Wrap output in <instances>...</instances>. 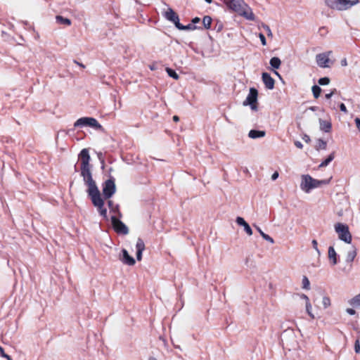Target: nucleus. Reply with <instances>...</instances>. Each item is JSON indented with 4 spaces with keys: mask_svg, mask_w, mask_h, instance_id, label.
<instances>
[{
    "mask_svg": "<svg viewBox=\"0 0 360 360\" xmlns=\"http://www.w3.org/2000/svg\"><path fill=\"white\" fill-rule=\"evenodd\" d=\"M78 158L81 162V176L83 177L85 185L88 186L87 193L90 198L92 204L97 208L101 216L108 220L107 209L104 207V199L101 196V193L93 179L91 169L92 166L90 165L91 157L88 148H83L78 155Z\"/></svg>",
    "mask_w": 360,
    "mask_h": 360,
    "instance_id": "f257e3e1",
    "label": "nucleus"
},
{
    "mask_svg": "<svg viewBox=\"0 0 360 360\" xmlns=\"http://www.w3.org/2000/svg\"><path fill=\"white\" fill-rule=\"evenodd\" d=\"M359 0H325V4L331 9L346 11L357 4Z\"/></svg>",
    "mask_w": 360,
    "mask_h": 360,
    "instance_id": "f03ea898",
    "label": "nucleus"
},
{
    "mask_svg": "<svg viewBox=\"0 0 360 360\" xmlns=\"http://www.w3.org/2000/svg\"><path fill=\"white\" fill-rule=\"evenodd\" d=\"M116 192L115 179L110 176L102 184V195L104 200L110 199Z\"/></svg>",
    "mask_w": 360,
    "mask_h": 360,
    "instance_id": "7ed1b4c3",
    "label": "nucleus"
},
{
    "mask_svg": "<svg viewBox=\"0 0 360 360\" xmlns=\"http://www.w3.org/2000/svg\"><path fill=\"white\" fill-rule=\"evenodd\" d=\"M335 231L338 235V238L348 244L352 243V236L346 224L338 222L335 224Z\"/></svg>",
    "mask_w": 360,
    "mask_h": 360,
    "instance_id": "20e7f679",
    "label": "nucleus"
},
{
    "mask_svg": "<svg viewBox=\"0 0 360 360\" xmlns=\"http://www.w3.org/2000/svg\"><path fill=\"white\" fill-rule=\"evenodd\" d=\"M258 91L255 87H250L249 94L243 101L244 106H250L252 110H257Z\"/></svg>",
    "mask_w": 360,
    "mask_h": 360,
    "instance_id": "39448f33",
    "label": "nucleus"
},
{
    "mask_svg": "<svg viewBox=\"0 0 360 360\" xmlns=\"http://www.w3.org/2000/svg\"><path fill=\"white\" fill-rule=\"evenodd\" d=\"M111 224L114 231L118 234L127 235L129 233V229L127 225L120 220V218L115 215L110 217Z\"/></svg>",
    "mask_w": 360,
    "mask_h": 360,
    "instance_id": "423d86ee",
    "label": "nucleus"
},
{
    "mask_svg": "<svg viewBox=\"0 0 360 360\" xmlns=\"http://www.w3.org/2000/svg\"><path fill=\"white\" fill-rule=\"evenodd\" d=\"M300 188L305 193H309L314 189V179L309 174H302L301 176Z\"/></svg>",
    "mask_w": 360,
    "mask_h": 360,
    "instance_id": "0eeeda50",
    "label": "nucleus"
},
{
    "mask_svg": "<svg viewBox=\"0 0 360 360\" xmlns=\"http://www.w3.org/2000/svg\"><path fill=\"white\" fill-rule=\"evenodd\" d=\"M224 3L227 6L229 9L233 10L237 13L240 12L242 8L244 6H248L247 4H245L243 0H223Z\"/></svg>",
    "mask_w": 360,
    "mask_h": 360,
    "instance_id": "6e6552de",
    "label": "nucleus"
},
{
    "mask_svg": "<svg viewBox=\"0 0 360 360\" xmlns=\"http://www.w3.org/2000/svg\"><path fill=\"white\" fill-rule=\"evenodd\" d=\"M119 259L124 264L128 266H133L136 263L134 258L129 254L126 249L124 248L121 250Z\"/></svg>",
    "mask_w": 360,
    "mask_h": 360,
    "instance_id": "1a4fd4ad",
    "label": "nucleus"
},
{
    "mask_svg": "<svg viewBox=\"0 0 360 360\" xmlns=\"http://www.w3.org/2000/svg\"><path fill=\"white\" fill-rule=\"evenodd\" d=\"M164 17L169 22H172L176 27L180 23L179 18L177 13L171 8L163 13Z\"/></svg>",
    "mask_w": 360,
    "mask_h": 360,
    "instance_id": "9d476101",
    "label": "nucleus"
},
{
    "mask_svg": "<svg viewBox=\"0 0 360 360\" xmlns=\"http://www.w3.org/2000/svg\"><path fill=\"white\" fill-rule=\"evenodd\" d=\"M262 79L266 89L271 90L274 88L275 80L269 73L266 72H263L262 74Z\"/></svg>",
    "mask_w": 360,
    "mask_h": 360,
    "instance_id": "9b49d317",
    "label": "nucleus"
},
{
    "mask_svg": "<svg viewBox=\"0 0 360 360\" xmlns=\"http://www.w3.org/2000/svg\"><path fill=\"white\" fill-rule=\"evenodd\" d=\"M316 60L318 65L321 68H327L328 67V62L330 60L328 58V54L326 53H319L316 56Z\"/></svg>",
    "mask_w": 360,
    "mask_h": 360,
    "instance_id": "f8f14e48",
    "label": "nucleus"
},
{
    "mask_svg": "<svg viewBox=\"0 0 360 360\" xmlns=\"http://www.w3.org/2000/svg\"><path fill=\"white\" fill-rule=\"evenodd\" d=\"M236 222L238 226H243L244 231L248 236L252 235V228L244 219V218H243L242 217H237L236 219Z\"/></svg>",
    "mask_w": 360,
    "mask_h": 360,
    "instance_id": "ddd939ff",
    "label": "nucleus"
},
{
    "mask_svg": "<svg viewBox=\"0 0 360 360\" xmlns=\"http://www.w3.org/2000/svg\"><path fill=\"white\" fill-rule=\"evenodd\" d=\"M136 259L138 261H141L142 259V254L143 250H145V244L143 240L139 238L136 244Z\"/></svg>",
    "mask_w": 360,
    "mask_h": 360,
    "instance_id": "4468645a",
    "label": "nucleus"
},
{
    "mask_svg": "<svg viewBox=\"0 0 360 360\" xmlns=\"http://www.w3.org/2000/svg\"><path fill=\"white\" fill-rule=\"evenodd\" d=\"M328 258L331 265L335 266L338 263L339 255L335 252L333 246L328 248Z\"/></svg>",
    "mask_w": 360,
    "mask_h": 360,
    "instance_id": "2eb2a0df",
    "label": "nucleus"
},
{
    "mask_svg": "<svg viewBox=\"0 0 360 360\" xmlns=\"http://www.w3.org/2000/svg\"><path fill=\"white\" fill-rule=\"evenodd\" d=\"M240 15L243 16L247 20H255V14L252 12L251 9L248 6H243L240 12H238Z\"/></svg>",
    "mask_w": 360,
    "mask_h": 360,
    "instance_id": "dca6fc26",
    "label": "nucleus"
},
{
    "mask_svg": "<svg viewBox=\"0 0 360 360\" xmlns=\"http://www.w3.org/2000/svg\"><path fill=\"white\" fill-rule=\"evenodd\" d=\"M265 135L266 131L264 130L251 129L248 133V136L252 139L262 138Z\"/></svg>",
    "mask_w": 360,
    "mask_h": 360,
    "instance_id": "f3484780",
    "label": "nucleus"
},
{
    "mask_svg": "<svg viewBox=\"0 0 360 360\" xmlns=\"http://www.w3.org/2000/svg\"><path fill=\"white\" fill-rule=\"evenodd\" d=\"M88 127L94 128L96 130L103 131L102 125L94 117H89Z\"/></svg>",
    "mask_w": 360,
    "mask_h": 360,
    "instance_id": "a211bd4d",
    "label": "nucleus"
},
{
    "mask_svg": "<svg viewBox=\"0 0 360 360\" xmlns=\"http://www.w3.org/2000/svg\"><path fill=\"white\" fill-rule=\"evenodd\" d=\"M179 30H202V27L194 25L192 23L184 25L179 23L176 27Z\"/></svg>",
    "mask_w": 360,
    "mask_h": 360,
    "instance_id": "6ab92c4d",
    "label": "nucleus"
},
{
    "mask_svg": "<svg viewBox=\"0 0 360 360\" xmlns=\"http://www.w3.org/2000/svg\"><path fill=\"white\" fill-rule=\"evenodd\" d=\"M320 129L324 132H329L332 128L330 122L319 119Z\"/></svg>",
    "mask_w": 360,
    "mask_h": 360,
    "instance_id": "aec40b11",
    "label": "nucleus"
},
{
    "mask_svg": "<svg viewBox=\"0 0 360 360\" xmlns=\"http://www.w3.org/2000/svg\"><path fill=\"white\" fill-rule=\"evenodd\" d=\"M89 118V117H83L79 118L74 123V127H88Z\"/></svg>",
    "mask_w": 360,
    "mask_h": 360,
    "instance_id": "412c9836",
    "label": "nucleus"
},
{
    "mask_svg": "<svg viewBox=\"0 0 360 360\" xmlns=\"http://www.w3.org/2000/svg\"><path fill=\"white\" fill-rule=\"evenodd\" d=\"M356 248L355 246L352 245V250H349L347 254L346 262L352 263L356 257Z\"/></svg>",
    "mask_w": 360,
    "mask_h": 360,
    "instance_id": "4be33fe9",
    "label": "nucleus"
},
{
    "mask_svg": "<svg viewBox=\"0 0 360 360\" xmlns=\"http://www.w3.org/2000/svg\"><path fill=\"white\" fill-rule=\"evenodd\" d=\"M269 64L273 70H278L281 65V60L278 57L274 56L270 59Z\"/></svg>",
    "mask_w": 360,
    "mask_h": 360,
    "instance_id": "5701e85b",
    "label": "nucleus"
},
{
    "mask_svg": "<svg viewBox=\"0 0 360 360\" xmlns=\"http://www.w3.org/2000/svg\"><path fill=\"white\" fill-rule=\"evenodd\" d=\"M335 158V152L331 153L327 158L321 162L319 167H325L328 166Z\"/></svg>",
    "mask_w": 360,
    "mask_h": 360,
    "instance_id": "b1692460",
    "label": "nucleus"
},
{
    "mask_svg": "<svg viewBox=\"0 0 360 360\" xmlns=\"http://www.w3.org/2000/svg\"><path fill=\"white\" fill-rule=\"evenodd\" d=\"M212 22V18L210 16H209V15L204 16V18H202V25H203L202 29L205 28L206 30H210L211 28Z\"/></svg>",
    "mask_w": 360,
    "mask_h": 360,
    "instance_id": "393cba45",
    "label": "nucleus"
},
{
    "mask_svg": "<svg viewBox=\"0 0 360 360\" xmlns=\"http://www.w3.org/2000/svg\"><path fill=\"white\" fill-rule=\"evenodd\" d=\"M332 177L328 179L318 180L314 179V188H319L323 185H328L330 184Z\"/></svg>",
    "mask_w": 360,
    "mask_h": 360,
    "instance_id": "a878e982",
    "label": "nucleus"
},
{
    "mask_svg": "<svg viewBox=\"0 0 360 360\" xmlns=\"http://www.w3.org/2000/svg\"><path fill=\"white\" fill-rule=\"evenodd\" d=\"M56 22L59 24L65 25H71V20L69 18H65L62 15H56Z\"/></svg>",
    "mask_w": 360,
    "mask_h": 360,
    "instance_id": "bb28decb",
    "label": "nucleus"
},
{
    "mask_svg": "<svg viewBox=\"0 0 360 360\" xmlns=\"http://www.w3.org/2000/svg\"><path fill=\"white\" fill-rule=\"evenodd\" d=\"M326 148L327 142L322 139H319L317 140V144L315 146V149L319 151L320 150H326Z\"/></svg>",
    "mask_w": 360,
    "mask_h": 360,
    "instance_id": "cd10ccee",
    "label": "nucleus"
},
{
    "mask_svg": "<svg viewBox=\"0 0 360 360\" xmlns=\"http://www.w3.org/2000/svg\"><path fill=\"white\" fill-rule=\"evenodd\" d=\"M311 91H312L314 97L315 98H318L321 95L322 89L319 85L314 84L311 87Z\"/></svg>",
    "mask_w": 360,
    "mask_h": 360,
    "instance_id": "c85d7f7f",
    "label": "nucleus"
},
{
    "mask_svg": "<svg viewBox=\"0 0 360 360\" xmlns=\"http://www.w3.org/2000/svg\"><path fill=\"white\" fill-rule=\"evenodd\" d=\"M349 304L355 307H360V293L351 299Z\"/></svg>",
    "mask_w": 360,
    "mask_h": 360,
    "instance_id": "c756f323",
    "label": "nucleus"
},
{
    "mask_svg": "<svg viewBox=\"0 0 360 360\" xmlns=\"http://www.w3.org/2000/svg\"><path fill=\"white\" fill-rule=\"evenodd\" d=\"M166 72H167L168 75L174 79H178L179 76V75L176 73V72L172 69V68H166Z\"/></svg>",
    "mask_w": 360,
    "mask_h": 360,
    "instance_id": "7c9ffc66",
    "label": "nucleus"
},
{
    "mask_svg": "<svg viewBox=\"0 0 360 360\" xmlns=\"http://www.w3.org/2000/svg\"><path fill=\"white\" fill-rule=\"evenodd\" d=\"M330 82V79L329 77H321L320 79H319L318 84H319V85H321V86H326V85L329 84Z\"/></svg>",
    "mask_w": 360,
    "mask_h": 360,
    "instance_id": "2f4dec72",
    "label": "nucleus"
},
{
    "mask_svg": "<svg viewBox=\"0 0 360 360\" xmlns=\"http://www.w3.org/2000/svg\"><path fill=\"white\" fill-rule=\"evenodd\" d=\"M302 288L306 290L310 288V282L306 276H304L302 278Z\"/></svg>",
    "mask_w": 360,
    "mask_h": 360,
    "instance_id": "473e14b6",
    "label": "nucleus"
},
{
    "mask_svg": "<svg viewBox=\"0 0 360 360\" xmlns=\"http://www.w3.org/2000/svg\"><path fill=\"white\" fill-rule=\"evenodd\" d=\"M110 212L117 214V217L119 218H121L122 217V214L120 210L119 205H115L112 207V210H110Z\"/></svg>",
    "mask_w": 360,
    "mask_h": 360,
    "instance_id": "72a5a7b5",
    "label": "nucleus"
},
{
    "mask_svg": "<svg viewBox=\"0 0 360 360\" xmlns=\"http://www.w3.org/2000/svg\"><path fill=\"white\" fill-rule=\"evenodd\" d=\"M97 157L101 164V169H103L105 167V158L102 152H98Z\"/></svg>",
    "mask_w": 360,
    "mask_h": 360,
    "instance_id": "f704fd0d",
    "label": "nucleus"
},
{
    "mask_svg": "<svg viewBox=\"0 0 360 360\" xmlns=\"http://www.w3.org/2000/svg\"><path fill=\"white\" fill-rule=\"evenodd\" d=\"M305 307H306V311H307V313L308 314V315H309L311 318L314 319V314L311 313V304L310 302H306V305H305Z\"/></svg>",
    "mask_w": 360,
    "mask_h": 360,
    "instance_id": "c9c22d12",
    "label": "nucleus"
},
{
    "mask_svg": "<svg viewBox=\"0 0 360 360\" xmlns=\"http://www.w3.org/2000/svg\"><path fill=\"white\" fill-rule=\"evenodd\" d=\"M322 304L324 309L328 308L330 305V300L328 297L325 296L323 297Z\"/></svg>",
    "mask_w": 360,
    "mask_h": 360,
    "instance_id": "e433bc0d",
    "label": "nucleus"
},
{
    "mask_svg": "<svg viewBox=\"0 0 360 360\" xmlns=\"http://www.w3.org/2000/svg\"><path fill=\"white\" fill-rule=\"evenodd\" d=\"M262 26L264 28V30L266 31L267 36L272 37L273 34H272V32H271L269 26L264 23H262Z\"/></svg>",
    "mask_w": 360,
    "mask_h": 360,
    "instance_id": "4c0bfd02",
    "label": "nucleus"
},
{
    "mask_svg": "<svg viewBox=\"0 0 360 360\" xmlns=\"http://www.w3.org/2000/svg\"><path fill=\"white\" fill-rule=\"evenodd\" d=\"M224 25L223 23L219 20L215 24L214 30L217 32H220L223 30Z\"/></svg>",
    "mask_w": 360,
    "mask_h": 360,
    "instance_id": "58836bf2",
    "label": "nucleus"
},
{
    "mask_svg": "<svg viewBox=\"0 0 360 360\" xmlns=\"http://www.w3.org/2000/svg\"><path fill=\"white\" fill-rule=\"evenodd\" d=\"M262 237V238H263V239H264L265 240L269 241V242H270L271 243H274V239H273L270 236H269L268 234H266V233H263Z\"/></svg>",
    "mask_w": 360,
    "mask_h": 360,
    "instance_id": "ea45409f",
    "label": "nucleus"
},
{
    "mask_svg": "<svg viewBox=\"0 0 360 360\" xmlns=\"http://www.w3.org/2000/svg\"><path fill=\"white\" fill-rule=\"evenodd\" d=\"M354 351L356 354L360 353V342L359 340H356L354 342Z\"/></svg>",
    "mask_w": 360,
    "mask_h": 360,
    "instance_id": "a19ab883",
    "label": "nucleus"
},
{
    "mask_svg": "<svg viewBox=\"0 0 360 360\" xmlns=\"http://www.w3.org/2000/svg\"><path fill=\"white\" fill-rule=\"evenodd\" d=\"M259 37L260 39L262 44L263 46H266V39L265 36L262 33H259Z\"/></svg>",
    "mask_w": 360,
    "mask_h": 360,
    "instance_id": "79ce46f5",
    "label": "nucleus"
},
{
    "mask_svg": "<svg viewBox=\"0 0 360 360\" xmlns=\"http://www.w3.org/2000/svg\"><path fill=\"white\" fill-rule=\"evenodd\" d=\"M336 93H337V89H333V90H331V91L330 93L326 94L325 95V98L326 99H330L333 96V95L335 94Z\"/></svg>",
    "mask_w": 360,
    "mask_h": 360,
    "instance_id": "37998d69",
    "label": "nucleus"
},
{
    "mask_svg": "<svg viewBox=\"0 0 360 360\" xmlns=\"http://www.w3.org/2000/svg\"><path fill=\"white\" fill-rule=\"evenodd\" d=\"M311 243H312V246H313L314 249H315V250L317 252V253H318L319 255H320V253H321V252H320V250H319V248H318V243H317V240H312V242H311Z\"/></svg>",
    "mask_w": 360,
    "mask_h": 360,
    "instance_id": "c03bdc74",
    "label": "nucleus"
},
{
    "mask_svg": "<svg viewBox=\"0 0 360 360\" xmlns=\"http://www.w3.org/2000/svg\"><path fill=\"white\" fill-rule=\"evenodd\" d=\"M339 108L340 111L343 112L344 113L347 114L348 112L346 105L343 103H340Z\"/></svg>",
    "mask_w": 360,
    "mask_h": 360,
    "instance_id": "a18cd8bd",
    "label": "nucleus"
},
{
    "mask_svg": "<svg viewBox=\"0 0 360 360\" xmlns=\"http://www.w3.org/2000/svg\"><path fill=\"white\" fill-rule=\"evenodd\" d=\"M200 22V18L198 17H195L191 20V23L194 25H196V24L199 23Z\"/></svg>",
    "mask_w": 360,
    "mask_h": 360,
    "instance_id": "49530a36",
    "label": "nucleus"
},
{
    "mask_svg": "<svg viewBox=\"0 0 360 360\" xmlns=\"http://www.w3.org/2000/svg\"><path fill=\"white\" fill-rule=\"evenodd\" d=\"M302 139L307 143H309L311 142V139H310L309 136H308L307 134H304Z\"/></svg>",
    "mask_w": 360,
    "mask_h": 360,
    "instance_id": "de8ad7c7",
    "label": "nucleus"
},
{
    "mask_svg": "<svg viewBox=\"0 0 360 360\" xmlns=\"http://www.w3.org/2000/svg\"><path fill=\"white\" fill-rule=\"evenodd\" d=\"M354 122H355L356 128L360 131V118L356 117L355 120H354Z\"/></svg>",
    "mask_w": 360,
    "mask_h": 360,
    "instance_id": "09e8293b",
    "label": "nucleus"
},
{
    "mask_svg": "<svg viewBox=\"0 0 360 360\" xmlns=\"http://www.w3.org/2000/svg\"><path fill=\"white\" fill-rule=\"evenodd\" d=\"M294 144H295V146L297 148H300V149H302V148H303V144H302L300 141H295L294 142Z\"/></svg>",
    "mask_w": 360,
    "mask_h": 360,
    "instance_id": "8fccbe9b",
    "label": "nucleus"
},
{
    "mask_svg": "<svg viewBox=\"0 0 360 360\" xmlns=\"http://www.w3.org/2000/svg\"><path fill=\"white\" fill-rule=\"evenodd\" d=\"M346 311L349 314V315H354L356 314V311L354 309H352V308H347Z\"/></svg>",
    "mask_w": 360,
    "mask_h": 360,
    "instance_id": "3c124183",
    "label": "nucleus"
},
{
    "mask_svg": "<svg viewBox=\"0 0 360 360\" xmlns=\"http://www.w3.org/2000/svg\"><path fill=\"white\" fill-rule=\"evenodd\" d=\"M278 176H279L278 172L276 171L271 175V179L273 181H275V180H276L278 179Z\"/></svg>",
    "mask_w": 360,
    "mask_h": 360,
    "instance_id": "603ef678",
    "label": "nucleus"
},
{
    "mask_svg": "<svg viewBox=\"0 0 360 360\" xmlns=\"http://www.w3.org/2000/svg\"><path fill=\"white\" fill-rule=\"evenodd\" d=\"M324 31H326V32H325V33H326V32H327V31H326V27H324V26L321 27L319 28V32L320 33V34H321V36H323V35H324V34L322 32H324Z\"/></svg>",
    "mask_w": 360,
    "mask_h": 360,
    "instance_id": "864d4df0",
    "label": "nucleus"
},
{
    "mask_svg": "<svg viewBox=\"0 0 360 360\" xmlns=\"http://www.w3.org/2000/svg\"><path fill=\"white\" fill-rule=\"evenodd\" d=\"M108 207H109V209H110V210H112V207H113V206H114L115 205H114L113 201H112V200H109L108 201Z\"/></svg>",
    "mask_w": 360,
    "mask_h": 360,
    "instance_id": "5fc2aeb1",
    "label": "nucleus"
},
{
    "mask_svg": "<svg viewBox=\"0 0 360 360\" xmlns=\"http://www.w3.org/2000/svg\"><path fill=\"white\" fill-rule=\"evenodd\" d=\"M319 109V108L318 106H311L309 108V110H311V111H316Z\"/></svg>",
    "mask_w": 360,
    "mask_h": 360,
    "instance_id": "6e6d98bb",
    "label": "nucleus"
},
{
    "mask_svg": "<svg viewBox=\"0 0 360 360\" xmlns=\"http://www.w3.org/2000/svg\"><path fill=\"white\" fill-rule=\"evenodd\" d=\"M301 298H302V299L305 300L306 302H310V301H309V297H308V296H307V295H304V294H302V295H301Z\"/></svg>",
    "mask_w": 360,
    "mask_h": 360,
    "instance_id": "4d7b16f0",
    "label": "nucleus"
},
{
    "mask_svg": "<svg viewBox=\"0 0 360 360\" xmlns=\"http://www.w3.org/2000/svg\"><path fill=\"white\" fill-rule=\"evenodd\" d=\"M2 357L6 359L7 360H13L11 356L8 355L7 354L4 353L2 356Z\"/></svg>",
    "mask_w": 360,
    "mask_h": 360,
    "instance_id": "13d9d810",
    "label": "nucleus"
},
{
    "mask_svg": "<svg viewBox=\"0 0 360 360\" xmlns=\"http://www.w3.org/2000/svg\"><path fill=\"white\" fill-rule=\"evenodd\" d=\"M340 63H341L342 66H346L347 65V59L346 58H343L341 60Z\"/></svg>",
    "mask_w": 360,
    "mask_h": 360,
    "instance_id": "bf43d9fd",
    "label": "nucleus"
},
{
    "mask_svg": "<svg viewBox=\"0 0 360 360\" xmlns=\"http://www.w3.org/2000/svg\"><path fill=\"white\" fill-rule=\"evenodd\" d=\"M255 227L256 228L257 231L259 233L260 236H262V234L264 233L262 231V229L259 226H257L256 225H255Z\"/></svg>",
    "mask_w": 360,
    "mask_h": 360,
    "instance_id": "052dcab7",
    "label": "nucleus"
},
{
    "mask_svg": "<svg viewBox=\"0 0 360 360\" xmlns=\"http://www.w3.org/2000/svg\"><path fill=\"white\" fill-rule=\"evenodd\" d=\"M172 120H173L174 122H177L179 121V117L177 115H174L173 117H172Z\"/></svg>",
    "mask_w": 360,
    "mask_h": 360,
    "instance_id": "680f3d73",
    "label": "nucleus"
},
{
    "mask_svg": "<svg viewBox=\"0 0 360 360\" xmlns=\"http://www.w3.org/2000/svg\"><path fill=\"white\" fill-rule=\"evenodd\" d=\"M4 353H5V352H4V348L1 346H0V355H1V356H2Z\"/></svg>",
    "mask_w": 360,
    "mask_h": 360,
    "instance_id": "e2e57ef3",
    "label": "nucleus"
},
{
    "mask_svg": "<svg viewBox=\"0 0 360 360\" xmlns=\"http://www.w3.org/2000/svg\"><path fill=\"white\" fill-rule=\"evenodd\" d=\"M74 63H77L78 65H79V66H80V67H82V68H85L84 65H83L82 63H80L77 62V60H74Z\"/></svg>",
    "mask_w": 360,
    "mask_h": 360,
    "instance_id": "0e129e2a",
    "label": "nucleus"
},
{
    "mask_svg": "<svg viewBox=\"0 0 360 360\" xmlns=\"http://www.w3.org/2000/svg\"><path fill=\"white\" fill-rule=\"evenodd\" d=\"M274 73L278 77H279V78H281L280 74L276 70H274Z\"/></svg>",
    "mask_w": 360,
    "mask_h": 360,
    "instance_id": "69168bd1",
    "label": "nucleus"
},
{
    "mask_svg": "<svg viewBox=\"0 0 360 360\" xmlns=\"http://www.w3.org/2000/svg\"><path fill=\"white\" fill-rule=\"evenodd\" d=\"M148 360H157V359L155 357H153V356H150L148 358Z\"/></svg>",
    "mask_w": 360,
    "mask_h": 360,
    "instance_id": "338daca9",
    "label": "nucleus"
},
{
    "mask_svg": "<svg viewBox=\"0 0 360 360\" xmlns=\"http://www.w3.org/2000/svg\"><path fill=\"white\" fill-rule=\"evenodd\" d=\"M207 4H211L212 0H205Z\"/></svg>",
    "mask_w": 360,
    "mask_h": 360,
    "instance_id": "774afa93",
    "label": "nucleus"
}]
</instances>
